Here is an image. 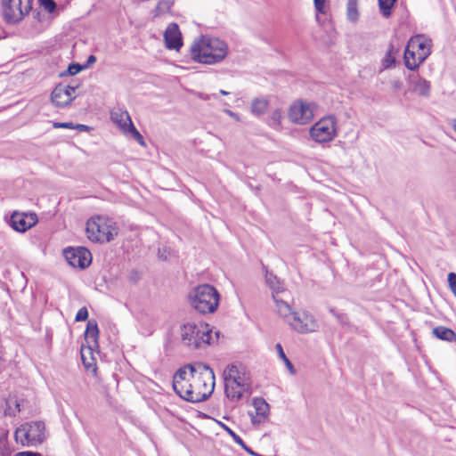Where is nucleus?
I'll list each match as a JSON object with an SVG mask.
<instances>
[{
  "instance_id": "obj_1",
  "label": "nucleus",
  "mask_w": 456,
  "mask_h": 456,
  "mask_svg": "<svg viewBox=\"0 0 456 456\" xmlns=\"http://www.w3.org/2000/svg\"><path fill=\"white\" fill-rule=\"evenodd\" d=\"M215 388L214 370L203 362L180 368L173 378V389L183 400L200 403L207 400Z\"/></svg>"
},
{
  "instance_id": "obj_2",
  "label": "nucleus",
  "mask_w": 456,
  "mask_h": 456,
  "mask_svg": "<svg viewBox=\"0 0 456 456\" xmlns=\"http://www.w3.org/2000/svg\"><path fill=\"white\" fill-rule=\"evenodd\" d=\"M190 53L192 61L211 65L222 61L226 57L228 46L219 38L202 36L193 41Z\"/></svg>"
},
{
  "instance_id": "obj_3",
  "label": "nucleus",
  "mask_w": 456,
  "mask_h": 456,
  "mask_svg": "<svg viewBox=\"0 0 456 456\" xmlns=\"http://www.w3.org/2000/svg\"><path fill=\"white\" fill-rule=\"evenodd\" d=\"M189 298L196 311L200 314H211L217 309L220 296L212 285L202 284L190 292Z\"/></svg>"
},
{
  "instance_id": "obj_4",
  "label": "nucleus",
  "mask_w": 456,
  "mask_h": 456,
  "mask_svg": "<svg viewBox=\"0 0 456 456\" xmlns=\"http://www.w3.org/2000/svg\"><path fill=\"white\" fill-rule=\"evenodd\" d=\"M86 232L87 238L94 242H108L117 234L112 224L102 216L90 218L86 223Z\"/></svg>"
},
{
  "instance_id": "obj_5",
  "label": "nucleus",
  "mask_w": 456,
  "mask_h": 456,
  "mask_svg": "<svg viewBox=\"0 0 456 456\" xmlns=\"http://www.w3.org/2000/svg\"><path fill=\"white\" fill-rule=\"evenodd\" d=\"M33 0H2V16L8 24H17L32 8Z\"/></svg>"
},
{
  "instance_id": "obj_6",
  "label": "nucleus",
  "mask_w": 456,
  "mask_h": 456,
  "mask_svg": "<svg viewBox=\"0 0 456 456\" xmlns=\"http://www.w3.org/2000/svg\"><path fill=\"white\" fill-rule=\"evenodd\" d=\"M310 136L316 142L332 141L337 135V118L330 115L321 118L310 128Z\"/></svg>"
},
{
  "instance_id": "obj_7",
  "label": "nucleus",
  "mask_w": 456,
  "mask_h": 456,
  "mask_svg": "<svg viewBox=\"0 0 456 456\" xmlns=\"http://www.w3.org/2000/svg\"><path fill=\"white\" fill-rule=\"evenodd\" d=\"M110 119L125 134H130L141 145L144 144L142 135L134 126L129 113L121 108H114L110 111Z\"/></svg>"
},
{
  "instance_id": "obj_8",
  "label": "nucleus",
  "mask_w": 456,
  "mask_h": 456,
  "mask_svg": "<svg viewBox=\"0 0 456 456\" xmlns=\"http://www.w3.org/2000/svg\"><path fill=\"white\" fill-rule=\"evenodd\" d=\"M63 256L69 265L79 269H85L92 263V254L84 247L67 248L63 250Z\"/></svg>"
},
{
  "instance_id": "obj_9",
  "label": "nucleus",
  "mask_w": 456,
  "mask_h": 456,
  "mask_svg": "<svg viewBox=\"0 0 456 456\" xmlns=\"http://www.w3.org/2000/svg\"><path fill=\"white\" fill-rule=\"evenodd\" d=\"M314 104L303 101L295 102L289 110V118L291 122L305 125L314 118Z\"/></svg>"
},
{
  "instance_id": "obj_10",
  "label": "nucleus",
  "mask_w": 456,
  "mask_h": 456,
  "mask_svg": "<svg viewBox=\"0 0 456 456\" xmlns=\"http://www.w3.org/2000/svg\"><path fill=\"white\" fill-rule=\"evenodd\" d=\"M288 323L299 333L314 332L318 329V323L310 314L306 312L297 313L292 314Z\"/></svg>"
},
{
  "instance_id": "obj_11",
  "label": "nucleus",
  "mask_w": 456,
  "mask_h": 456,
  "mask_svg": "<svg viewBox=\"0 0 456 456\" xmlns=\"http://www.w3.org/2000/svg\"><path fill=\"white\" fill-rule=\"evenodd\" d=\"M224 379L230 381L232 385H237V388L246 389L249 392L250 382L249 376L243 368L231 364L224 370Z\"/></svg>"
},
{
  "instance_id": "obj_12",
  "label": "nucleus",
  "mask_w": 456,
  "mask_h": 456,
  "mask_svg": "<svg viewBox=\"0 0 456 456\" xmlns=\"http://www.w3.org/2000/svg\"><path fill=\"white\" fill-rule=\"evenodd\" d=\"M38 218L35 213L14 211L10 219L12 227L20 232H25L37 224Z\"/></svg>"
},
{
  "instance_id": "obj_13",
  "label": "nucleus",
  "mask_w": 456,
  "mask_h": 456,
  "mask_svg": "<svg viewBox=\"0 0 456 456\" xmlns=\"http://www.w3.org/2000/svg\"><path fill=\"white\" fill-rule=\"evenodd\" d=\"M410 47L416 51L419 62H424L431 53V39L426 37L424 35H416L408 42Z\"/></svg>"
},
{
  "instance_id": "obj_14",
  "label": "nucleus",
  "mask_w": 456,
  "mask_h": 456,
  "mask_svg": "<svg viewBox=\"0 0 456 456\" xmlns=\"http://www.w3.org/2000/svg\"><path fill=\"white\" fill-rule=\"evenodd\" d=\"M166 47L169 50L179 51L183 46V37L176 23H170L164 32Z\"/></svg>"
},
{
  "instance_id": "obj_15",
  "label": "nucleus",
  "mask_w": 456,
  "mask_h": 456,
  "mask_svg": "<svg viewBox=\"0 0 456 456\" xmlns=\"http://www.w3.org/2000/svg\"><path fill=\"white\" fill-rule=\"evenodd\" d=\"M200 334V327L194 322H188L181 327L182 339L188 346L193 345L195 348L201 347Z\"/></svg>"
},
{
  "instance_id": "obj_16",
  "label": "nucleus",
  "mask_w": 456,
  "mask_h": 456,
  "mask_svg": "<svg viewBox=\"0 0 456 456\" xmlns=\"http://www.w3.org/2000/svg\"><path fill=\"white\" fill-rule=\"evenodd\" d=\"M252 404L255 411L254 412H249L252 424L256 425L265 422L268 419L269 404L261 397L254 398Z\"/></svg>"
},
{
  "instance_id": "obj_17",
  "label": "nucleus",
  "mask_w": 456,
  "mask_h": 456,
  "mask_svg": "<svg viewBox=\"0 0 456 456\" xmlns=\"http://www.w3.org/2000/svg\"><path fill=\"white\" fill-rule=\"evenodd\" d=\"M24 424L28 434V441L32 446L41 444L45 439V423L42 421H33Z\"/></svg>"
},
{
  "instance_id": "obj_18",
  "label": "nucleus",
  "mask_w": 456,
  "mask_h": 456,
  "mask_svg": "<svg viewBox=\"0 0 456 456\" xmlns=\"http://www.w3.org/2000/svg\"><path fill=\"white\" fill-rule=\"evenodd\" d=\"M409 82L411 85V90L419 96L429 97L431 92V85L430 82L427 79L419 77V75H410Z\"/></svg>"
},
{
  "instance_id": "obj_19",
  "label": "nucleus",
  "mask_w": 456,
  "mask_h": 456,
  "mask_svg": "<svg viewBox=\"0 0 456 456\" xmlns=\"http://www.w3.org/2000/svg\"><path fill=\"white\" fill-rule=\"evenodd\" d=\"M286 295L287 292L285 291L284 294L281 293H272L273 299L275 303L277 313L286 320L288 322V320H290L292 317V314L295 312L291 311V307L289 305V303L286 300Z\"/></svg>"
},
{
  "instance_id": "obj_20",
  "label": "nucleus",
  "mask_w": 456,
  "mask_h": 456,
  "mask_svg": "<svg viewBox=\"0 0 456 456\" xmlns=\"http://www.w3.org/2000/svg\"><path fill=\"white\" fill-rule=\"evenodd\" d=\"M286 295L287 292L285 291L284 294L281 293H272L273 299L275 303L277 313L286 320L288 322V320H290L292 317V314L295 312L291 311V307L289 305V303L286 300Z\"/></svg>"
},
{
  "instance_id": "obj_21",
  "label": "nucleus",
  "mask_w": 456,
  "mask_h": 456,
  "mask_svg": "<svg viewBox=\"0 0 456 456\" xmlns=\"http://www.w3.org/2000/svg\"><path fill=\"white\" fill-rule=\"evenodd\" d=\"M74 96H69V93H67L66 88H64V85H58L51 94V99L53 103L59 108H63L68 106L73 100Z\"/></svg>"
},
{
  "instance_id": "obj_22",
  "label": "nucleus",
  "mask_w": 456,
  "mask_h": 456,
  "mask_svg": "<svg viewBox=\"0 0 456 456\" xmlns=\"http://www.w3.org/2000/svg\"><path fill=\"white\" fill-rule=\"evenodd\" d=\"M99 329L97 322L94 320H90L87 322L85 331V340L90 350L98 347Z\"/></svg>"
},
{
  "instance_id": "obj_23",
  "label": "nucleus",
  "mask_w": 456,
  "mask_h": 456,
  "mask_svg": "<svg viewBox=\"0 0 456 456\" xmlns=\"http://www.w3.org/2000/svg\"><path fill=\"white\" fill-rule=\"evenodd\" d=\"M422 62H419L416 51L408 43L404 52V64L407 69L415 70Z\"/></svg>"
},
{
  "instance_id": "obj_24",
  "label": "nucleus",
  "mask_w": 456,
  "mask_h": 456,
  "mask_svg": "<svg viewBox=\"0 0 456 456\" xmlns=\"http://www.w3.org/2000/svg\"><path fill=\"white\" fill-rule=\"evenodd\" d=\"M245 392H247L246 389L237 388V385H232L229 380L224 379V393L228 399L239 401Z\"/></svg>"
},
{
  "instance_id": "obj_25",
  "label": "nucleus",
  "mask_w": 456,
  "mask_h": 456,
  "mask_svg": "<svg viewBox=\"0 0 456 456\" xmlns=\"http://www.w3.org/2000/svg\"><path fill=\"white\" fill-rule=\"evenodd\" d=\"M433 334L437 338L448 342H456V333L446 327L438 326L433 329Z\"/></svg>"
},
{
  "instance_id": "obj_26",
  "label": "nucleus",
  "mask_w": 456,
  "mask_h": 456,
  "mask_svg": "<svg viewBox=\"0 0 456 456\" xmlns=\"http://www.w3.org/2000/svg\"><path fill=\"white\" fill-rule=\"evenodd\" d=\"M269 102L265 98H255L251 102V113L259 117L265 113Z\"/></svg>"
},
{
  "instance_id": "obj_27",
  "label": "nucleus",
  "mask_w": 456,
  "mask_h": 456,
  "mask_svg": "<svg viewBox=\"0 0 456 456\" xmlns=\"http://www.w3.org/2000/svg\"><path fill=\"white\" fill-rule=\"evenodd\" d=\"M265 281L270 289L273 290V293H285V290L283 289L280 281L273 273H266Z\"/></svg>"
},
{
  "instance_id": "obj_28",
  "label": "nucleus",
  "mask_w": 456,
  "mask_h": 456,
  "mask_svg": "<svg viewBox=\"0 0 456 456\" xmlns=\"http://www.w3.org/2000/svg\"><path fill=\"white\" fill-rule=\"evenodd\" d=\"M358 0H347L346 3V17L351 22H356L359 19L357 9Z\"/></svg>"
},
{
  "instance_id": "obj_29",
  "label": "nucleus",
  "mask_w": 456,
  "mask_h": 456,
  "mask_svg": "<svg viewBox=\"0 0 456 456\" xmlns=\"http://www.w3.org/2000/svg\"><path fill=\"white\" fill-rule=\"evenodd\" d=\"M14 437L16 442L21 444L22 446H32V444L28 441V434L26 429L25 424H22L15 430Z\"/></svg>"
},
{
  "instance_id": "obj_30",
  "label": "nucleus",
  "mask_w": 456,
  "mask_h": 456,
  "mask_svg": "<svg viewBox=\"0 0 456 456\" xmlns=\"http://www.w3.org/2000/svg\"><path fill=\"white\" fill-rule=\"evenodd\" d=\"M396 51L393 45H389L387 53L383 59V66L385 69H389L395 63V54Z\"/></svg>"
},
{
  "instance_id": "obj_31",
  "label": "nucleus",
  "mask_w": 456,
  "mask_h": 456,
  "mask_svg": "<svg viewBox=\"0 0 456 456\" xmlns=\"http://www.w3.org/2000/svg\"><path fill=\"white\" fill-rule=\"evenodd\" d=\"M395 3L396 0H379L380 12L384 17L388 18L391 15V10Z\"/></svg>"
},
{
  "instance_id": "obj_32",
  "label": "nucleus",
  "mask_w": 456,
  "mask_h": 456,
  "mask_svg": "<svg viewBox=\"0 0 456 456\" xmlns=\"http://www.w3.org/2000/svg\"><path fill=\"white\" fill-rule=\"evenodd\" d=\"M200 327V334L199 335L200 341L202 344L205 345H210L212 343V334L211 330H208V325L203 327L202 325Z\"/></svg>"
},
{
  "instance_id": "obj_33",
  "label": "nucleus",
  "mask_w": 456,
  "mask_h": 456,
  "mask_svg": "<svg viewBox=\"0 0 456 456\" xmlns=\"http://www.w3.org/2000/svg\"><path fill=\"white\" fill-rule=\"evenodd\" d=\"M275 347L277 349L279 356L283 360V362H284L286 367L288 368V370H289V372L291 374H295L296 373L295 368H294L292 362L286 356L281 345V344H276Z\"/></svg>"
},
{
  "instance_id": "obj_34",
  "label": "nucleus",
  "mask_w": 456,
  "mask_h": 456,
  "mask_svg": "<svg viewBox=\"0 0 456 456\" xmlns=\"http://www.w3.org/2000/svg\"><path fill=\"white\" fill-rule=\"evenodd\" d=\"M173 5V3L170 0H161L158 3L155 12L156 15L163 14L168 12Z\"/></svg>"
},
{
  "instance_id": "obj_35",
  "label": "nucleus",
  "mask_w": 456,
  "mask_h": 456,
  "mask_svg": "<svg viewBox=\"0 0 456 456\" xmlns=\"http://www.w3.org/2000/svg\"><path fill=\"white\" fill-rule=\"evenodd\" d=\"M86 68H87V65H80L78 63H71L69 65L67 70L64 73H61V76H65V75L74 76Z\"/></svg>"
},
{
  "instance_id": "obj_36",
  "label": "nucleus",
  "mask_w": 456,
  "mask_h": 456,
  "mask_svg": "<svg viewBox=\"0 0 456 456\" xmlns=\"http://www.w3.org/2000/svg\"><path fill=\"white\" fill-rule=\"evenodd\" d=\"M219 426L229 434V436L233 439V441L240 445L244 446V441L241 439L240 436H238L233 430H232L228 426L222 422H218Z\"/></svg>"
},
{
  "instance_id": "obj_37",
  "label": "nucleus",
  "mask_w": 456,
  "mask_h": 456,
  "mask_svg": "<svg viewBox=\"0 0 456 456\" xmlns=\"http://www.w3.org/2000/svg\"><path fill=\"white\" fill-rule=\"evenodd\" d=\"M38 2L48 12H53L56 9V4L53 0H38Z\"/></svg>"
},
{
  "instance_id": "obj_38",
  "label": "nucleus",
  "mask_w": 456,
  "mask_h": 456,
  "mask_svg": "<svg viewBox=\"0 0 456 456\" xmlns=\"http://www.w3.org/2000/svg\"><path fill=\"white\" fill-rule=\"evenodd\" d=\"M88 318V311L86 307H81L75 317L76 322H84Z\"/></svg>"
},
{
  "instance_id": "obj_39",
  "label": "nucleus",
  "mask_w": 456,
  "mask_h": 456,
  "mask_svg": "<svg viewBox=\"0 0 456 456\" xmlns=\"http://www.w3.org/2000/svg\"><path fill=\"white\" fill-rule=\"evenodd\" d=\"M448 283L452 292L456 296V273H450L448 274Z\"/></svg>"
},
{
  "instance_id": "obj_40",
  "label": "nucleus",
  "mask_w": 456,
  "mask_h": 456,
  "mask_svg": "<svg viewBox=\"0 0 456 456\" xmlns=\"http://www.w3.org/2000/svg\"><path fill=\"white\" fill-rule=\"evenodd\" d=\"M281 118V112L280 110H275L273 111L271 116V126H276L279 125L280 119Z\"/></svg>"
},
{
  "instance_id": "obj_41",
  "label": "nucleus",
  "mask_w": 456,
  "mask_h": 456,
  "mask_svg": "<svg viewBox=\"0 0 456 456\" xmlns=\"http://www.w3.org/2000/svg\"><path fill=\"white\" fill-rule=\"evenodd\" d=\"M327 0H314V7L317 12L325 13V4Z\"/></svg>"
},
{
  "instance_id": "obj_42",
  "label": "nucleus",
  "mask_w": 456,
  "mask_h": 456,
  "mask_svg": "<svg viewBox=\"0 0 456 456\" xmlns=\"http://www.w3.org/2000/svg\"><path fill=\"white\" fill-rule=\"evenodd\" d=\"M53 127L72 129L74 127V124L72 122H54Z\"/></svg>"
},
{
  "instance_id": "obj_43",
  "label": "nucleus",
  "mask_w": 456,
  "mask_h": 456,
  "mask_svg": "<svg viewBox=\"0 0 456 456\" xmlns=\"http://www.w3.org/2000/svg\"><path fill=\"white\" fill-rule=\"evenodd\" d=\"M140 279L139 272L135 269H133L129 273V281L136 283Z\"/></svg>"
},
{
  "instance_id": "obj_44",
  "label": "nucleus",
  "mask_w": 456,
  "mask_h": 456,
  "mask_svg": "<svg viewBox=\"0 0 456 456\" xmlns=\"http://www.w3.org/2000/svg\"><path fill=\"white\" fill-rule=\"evenodd\" d=\"M334 316L342 324H346L347 322V317L345 314L334 313Z\"/></svg>"
},
{
  "instance_id": "obj_45",
  "label": "nucleus",
  "mask_w": 456,
  "mask_h": 456,
  "mask_svg": "<svg viewBox=\"0 0 456 456\" xmlns=\"http://www.w3.org/2000/svg\"><path fill=\"white\" fill-rule=\"evenodd\" d=\"M14 456H42V454L36 452L26 451L17 452Z\"/></svg>"
},
{
  "instance_id": "obj_46",
  "label": "nucleus",
  "mask_w": 456,
  "mask_h": 456,
  "mask_svg": "<svg viewBox=\"0 0 456 456\" xmlns=\"http://www.w3.org/2000/svg\"><path fill=\"white\" fill-rule=\"evenodd\" d=\"M72 129H77L80 132H88L91 128L86 125L76 124Z\"/></svg>"
},
{
  "instance_id": "obj_47",
  "label": "nucleus",
  "mask_w": 456,
  "mask_h": 456,
  "mask_svg": "<svg viewBox=\"0 0 456 456\" xmlns=\"http://www.w3.org/2000/svg\"><path fill=\"white\" fill-rule=\"evenodd\" d=\"M158 257L161 260L166 261L167 259V252L166 248H159Z\"/></svg>"
},
{
  "instance_id": "obj_48",
  "label": "nucleus",
  "mask_w": 456,
  "mask_h": 456,
  "mask_svg": "<svg viewBox=\"0 0 456 456\" xmlns=\"http://www.w3.org/2000/svg\"><path fill=\"white\" fill-rule=\"evenodd\" d=\"M64 88H66V91H67V93H69V96H74L73 94H75L76 89L77 88V85H76V86H71V85L64 86Z\"/></svg>"
},
{
  "instance_id": "obj_49",
  "label": "nucleus",
  "mask_w": 456,
  "mask_h": 456,
  "mask_svg": "<svg viewBox=\"0 0 456 456\" xmlns=\"http://www.w3.org/2000/svg\"><path fill=\"white\" fill-rule=\"evenodd\" d=\"M199 97L204 101H208V100H210L211 98H214V99H217V95L216 94H203V93H199Z\"/></svg>"
},
{
  "instance_id": "obj_50",
  "label": "nucleus",
  "mask_w": 456,
  "mask_h": 456,
  "mask_svg": "<svg viewBox=\"0 0 456 456\" xmlns=\"http://www.w3.org/2000/svg\"><path fill=\"white\" fill-rule=\"evenodd\" d=\"M224 111L230 117L233 118L236 121H240V117L237 113H235L228 109L224 110Z\"/></svg>"
},
{
  "instance_id": "obj_51",
  "label": "nucleus",
  "mask_w": 456,
  "mask_h": 456,
  "mask_svg": "<svg viewBox=\"0 0 456 456\" xmlns=\"http://www.w3.org/2000/svg\"><path fill=\"white\" fill-rule=\"evenodd\" d=\"M248 453H249L250 455H253V456H261L259 454H257L256 452H255L251 448H249L248 446H247V444L244 443V446H241Z\"/></svg>"
},
{
  "instance_id": "obj_52",
  "label": "nucleus",
  "mask_w": 456,
  "mask_h": 456,
  "mask_svg": "<svg viewBox=\"0 0 456 456\" xmlns=\"http://www.w3.org/2000/svg\"><path fill=\"white\" fill-rule=\"evenodd\" d=\"M96 61V57L94 55H89L85 65H87V68Z\"/></svg>"
},
{
  "instance_id": "obj_53",
  "label": "nucleus",
  "mask_w": 456,
  "mask_h": 456,
  "mask_svg": "<svg viewBox=\"0 0 456 456\" xmlns=\"http://www.w3.org/2000/svg\"><path fill=\"white\" fill-rule=\"evenodd\" d=\"M402 86V83L399 80H395L393 82V88L395 90H399Z\"/></svg>"
},
{
  "instance_id": "obj_54",
  "label": "nucleus",
  "mask_w": 456,
  "mask_h": 456,
  "mask_svg": "<svg viewBox=\"0 0 456 456\" xmlns=\"http://www.w3.org/2000/svg\"><path fill=\"white\" fill-rule=\"evenodd\" d=\"M451 125H452V127L453 128L454 132L456 133V118L452 120Z\"/></svg>"
},
{
  "instance_id": "obj_55",
  "label": "nucleus",
  "mask_w": 456,
  "mask_h": 456,
  "mask_svg": "<svg viewBox=\"0 0 456 456\" xmlns=\"http://www.w3.org/2000/svg\"><path fill=\"white\" fill-rule=\"evenodd\" d=\"M219 94H222V95H228V94H229V92H227V91H225V90L221 89V90L219 91Z\"/></svg>"
},
{
  "instance_id": "obj_56",
  "label": "nucleus",
  "mask_w": 456,
  "mask_h": 456,
  "mask_svg": "<svg viewBox=\"0 0 456 456\" xmlns=\"http://www.w3.org/2000/svg\"><path fill=\"white\" fill-rule=\"evenodd\" d=\"M330 312L332 314V315H334V313H337L334 308H330Z\"/></svg>"
}]
</instances>
